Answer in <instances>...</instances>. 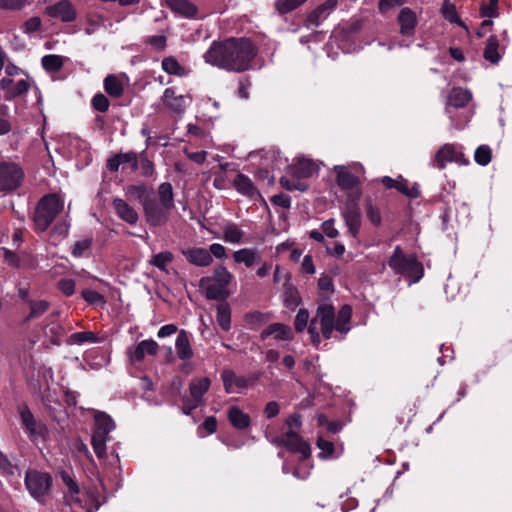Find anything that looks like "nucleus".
Segmentation results:
<instances>
[{
    "label": "nucleus",
    "mask_w": 512,
    "mask_h": 512,
    "mask_svg": "<svg viewBox=\"0 0 512 512\" xmlns=\"http://www.w3.org/2000/svg\"><path fill=\"white\" fill-rule=\"evenodd\" d=\"M258 53L255 43L246 37H231L214 41L203 58L206 63L229 72H244L250 69Z\"/></svg>",
    "instance_id": "nucleus-1"
},
{
    "label": "nucleus",
    "mask_w": 512,
    "mask_h": 512,
    "mask_svg": "<svg viewBox=\"0 0 512 512\" xmlns=\"http://www.w3.org/2000/svg\"><path fill=\"white\" fill-rule=\"evenodd\" d=\"M351 316L352 309L349 305H343L336 316L332 304L327 301L319 303L315 316L308 326V333L313 345L318 346L321 343V336L330 339L334 329L341 334H346L350 330Z\"/></svg>",
    "instance_id": "nucleus-2"
},
{
    "label": "nucleus",
    "mask_w": 512,
    "mask_h": 512,
    "mask_svg": "<svg viewBox=\"0 0 512 512\" xmlns=\"http://www.w3.org/2000/svg\"><path fill=\"white\" fill-rule=\"evenodd\" d=\"M64 209V199L56 193L44 195L37 203L33 213L36 232H44Z\"/></svg>",
    "instance_id": "nucleus-3"
},
{
    "label": "nucleus",
    "mask_w": 512,
    "mask_h": 512,
    "mask_svg": "<svg viewBox=\"0 0 512 512\" xmlns=\"http://www.w3.org/2000/svg\"><path fill=\"white\" fill-rule=\"evenodd\" d=\"M389 267L396 273L408 277L412 282L419 281L423 274V266L415 255H405L400 246H396L388 261Z\"/></svg>",
    "instance_id": "nucleus-4"
},
{
    "label": "nucleus",
    "mask_w": 512,
    "mask_h": 512,
    "mask_svg": "<svg viewBox=\"0 0 512 512\" xmlns=\"http://www.w3.org/2000/svg\"><path fill=\"white\" fill-rule=\"evenodd\" d=\"M336 174V183L342 190H355V200L361 196L359 188L361 180L359 175L363 171V167L359 163L351 165H336L333 168Z\"/></svg>",
    "instance_id": "nucleus-5"
},
{
    "label": "nucleus",
    "mask_w": 512,
    "mask_h": 512,
    "mask_svg": "<svg viewBox=\"0 0 512 512\" xmlns=\"http://www.w3.org/2000/svg\"><path fill=\"white\" fill-rule=\"evenodd\" d=\"M52 476L47 472L28 470L25 475V486L29 494L38 502H43L52 486Z\"/></svg>",
    "instance_id": "nucleus-6"
},
{
    "label": "nucleus",
    "mask_w": 512,
    "mask_h": 512,
    "mask_svg": "<svg viewBox=\"0 0 512 512\" xmlns=\"http://www.w3.org/2000/svg\"><path fill=\"white\" fill-rule=\"evenodd\" d=\"M23 168L15 162L0 163V192L9 194L17 190L24 180Z\"/></svg>",
    "instance_id": "nucleus-7"
},
{
    "label": "nucleus",
    "mask_w": 512,
    "mask_h": 512,
    "mask_svg": "<svg viewBox=\"0 0 512 512\" xmlns=\"http://www.w3.org/2000/svg\"><path fill=\"white\" fill-rule=\"evenodd\" d=\"M211 381L208 377L193 379L189 384L190 397L183 400L182 411L189 415L203 403V397L209 390Z\"/></svg>",
    "instance_id": "nucleus-8"
},
{
    "label": "nucleus",
    "mask_w": 512,
    "mask_h": 512,
    "mask_svg": "<svg viewBox=\"0 0 512 512\" xmlns=\"http://www.w3.org/2000/svg\"><path fill=\"white\" fill-rule=\"evenodd\" d=\"M17 412L20 416L22 426L30 440L34 441L38 438H45L47 436V426L43 422L35 419L27 405H19L17 407Z\"/></svg>",
    "instance_id": "nucleus-9"
},
{
    "label": "nucleus",
    "mask_w": 512,
    "mask_h": 512,
    "mask_svg": "<svg viewBox=\"0 0 512 512\" xmlns=\"http://www.w3.org/2000/svg\"><path fill=\"white\" fill-rule=\"evenodd\" d=\"M455 162L458 165L468 164L463 152L454 144H444L434 156L433 165L438 169H444L448 163Z\"/></svg>",
    "instance_id": "nucleus-10"
},
{
    "label": "nucleus",
    "mask_w": 512,
    "mask_h": 512,
    "mask_svg": "<svg viewBox=\"0 0 512 512\" xmlns=\"http://www.w3.org/2000/svg\"><path fill=\"white\" fill-rule=\"evenodd\" d=\"M146 221L151 226H161L168 221L170 209L156 202L152 197L143 205Z\"/></svg>",
    "instance_id": "nucleus-11"
},
{
    "label": "nucleus",
    "mask_w": 512,
    "mask_h": 512,
    "mask_svg": "<svg viewBox=\"0 0 512 512\" xmlns=\"http://www.w3.org/2000/svg\"><path fill=\"white\" fill-rule=\"evenodd\" d=\"M341 216L348 229V233L354 239H358L362 224L361 211L358 204L356 202L347 203L342 209Z\"/></svg>",
    "instance_id": "nucleus-12"
},
{
    "label": "nucleus",
    "mask_w": 512,
    "mask_h": 512,
    "mask_svg": "<svg viewBox=\"0 0 512 512\" xmlns=\"http://www.w3.org/2000/svg\"><path fill=\"white\" fill-rule=\"evenodd\" d=\"M45 14L66 23L74 21L77 16L76 9L69 0H61L53 5L47 6L45 8Z\"/></svg>",
    "instance_id": "nucleus-13"
},
{
    "label": "nucleus",
    "mask_w": 512,
    "mask_h": 512,
    "mask_svg": "<svg viewBox=\"0 0 512 512\" xmlns=\"http://www.w3.org/2000/svg\"><path fill=\"white\" fill-rule=\"evenodd\" d=\"M46 322L47 323L43 329L44 335L54 345L60 344L61 339L69 330H71V328L66 329L61 323H59L58 314L56 313L49 315L46 318Z\"/></svg>",
    "instance_id": "nucleus-14"
},
{
    "label": "nucleus",
    "mask_w": 512,
    "mask_h": 512,
    "mask_svg": "<svg viewBox=\"0 0 512 512\" xmlns=\"http://www.w3.org/2000/svg\"><path fill=\"white\" fill-rule=\"evenodd\" d=\"M338 0H326L312 10L306 18V26H319L337 7Z\"/></svg>",
    "instance_id": "nucleus-15"
},
{
    "label": "nucleus",
    "mask_w": 512,
    "mask_h": 512,
    "mask_svg": "<svg viewBox=\"0 0 512 512\" xmlns=\"http://www.w3.org/2000/svg\"><path fill=\"white\" fill-rule=\"evenodd\" d=\"M381 182L386 188H394L408 197L417 198L420 196L419 187L416 184L409 186L408 181L404 179L402 176H398L395 179L389 176H384Z\"/></svg>",
    "instance_id": "nucleus-16"
},
{
    "label": "nucleus",
    "mask_w": 512,
    "mask_h": 512,
    "mask_svg": "<svg viewBox=\"0 0 512 512\" xmlns=\"http://www.w3.org/2000/svg\"><path fill=\"white\" fill-rule=\"evenodd\" d=\"M182 255L187 262L197 267H208L212 264L213 258L209 251L201 247H188L182 250Z\"/></svg>",
    "instance_id": "nucleus-17"
},
{
    "label": "nucleus",
    "mask_w": 512,
    "mask_h": 512,
    "mask_svg": "<svg viewBox=\"0 0 512 512\" xmlns=\"http://www.w3.org/2000/svg\"><path fill=\"white\" fill-rule=\"evenodd\" d=\"M471 99L472 94L469 90L460 87L451 89L447 96L445 113L450 115L451 108H463L467 106Z\"/></svg>",
    "instance_id": "nucleus-18"
},
{
    "label": "nucleus",
    "mask_w": 512,
    "mask_h": 512,
    "mask_svg": "<svg viewBox=\"0 0 512 512\" xmlns=\"http://www.w3.org/2000/svg\"><path fill=\"white\" fill-rule=\"evenodd\" d=\"M281 443L291 451L299 452L304 458L310 454L309 445L295 430H289L281 437Z\"/></svg>",
    "instance_id": "nucleus-19"
},
{
    "label": "nucleus",
    "mask_w": 512,
    "mask_h": 512,
    "mask_svg": "<svg viewBox=\"0 0 512 512\" xmlns=\"http://www.w3.org/2000/svg\"><path fill=\"white\" fill-rule=\"evenodd\" d=\"M161 100L166 108L176 113H182L190 99L185 95H176L173 88H167Z\"/></svg>",
    "instance_id": "nucleus-20"
},
{
    "label": "nucleus",
    "mask_w": 512,
    "mask_h": 512,
    "mask_svg": "<svg viewBox=\"0 0 512 512\" xmlns=\"http://www.w3.org/2000/svg\"><path fill=\"white\" fill-rule=\"evenodd\" d=\"M158 344L154 340H143L138 343L134 348L129 350V357L131 362L137 363L142 361L146 355L154 356L158 352Z\"/></svg>",
    "instance_id": "nucleus-21"
},
{
    "label": "nucleus",
    "mask_w": 512,
    "mask_h": 512,
    "mask_svg": "<svg viewBox=\"0 0 512 512\" xmlns=\"http://www.w3.org/2000/svg\"><path fill=\"white\" fill-rule=\"evenodd\" d=\"M199 287L205 293L207 299L218 300L228 296V292L224 287H220L219 284L211 277H202L199 281Z\"/></svg>",
    "instance_id": "nucleus-22"
},
{
    "label": "nucleus",
    "mask_w": 512,
    "mask_h": 512,
    "mask_svg": "<svg viewBox=\"0 0 512 512\" xmlns=\"http://www.w3.org/2000/svg\"><path fill=\"white\" fill-rule=\"evenodd\" d=\"M397 21L402 35L411 36L414 34L417 16L413 10L408 7L402 8L398 14Z\"/></svg>",
    "instance_id": "nucleus-23"
},
{
    "label": "nucleus",
    "mask_w": 512,
    "mask_h": 512,
    "mask_svg": "<svg viewBox=\"0 0 512 512\" xmlns=\"http://www.w3.org/2000/svg\"><path fill=\"white\" fill-rule=\"evenodd\" d=\"M233 186L240 194L248 198H261L258 189L255 187L251 179L244 174L239 173L236 175L233 180Z\"/></svg>",
    "instance_id": "nucleus-24"
},
{
    "label": "nucleus",
    "mask_w": 512,
    "mask_h": 512,
    "mask_svg": "<svg viewBox=\"0 0 512 512\" xmlns=\"http://www.w3.org/2000/svg\"><path fill=\"white\" fill-rule=\"evenodd\" d=\"M224 389L227 393H234L248 386L249 381L245 377L237 376L231 370H224L221 374Z\"/></svg>",
    "instance_id": "nucleus-25"
},
{
    "label": "nucleus",
    "mask_w": 512,
    "mask_h": 512,
    "mask_svg": "<svg viewBox=\"0 0 512 512\" xmlns=\"http://www.w3.org/2000/svg\"><path fill=\"white\" fill-rule=\"evenodd\" d=\"M112 206L120 219L131 225L137 223L138 213L126 201L120 198H116L113 200Z\"/></svg>",
    "instance_id": "nucleus-26"
},
{
    "label": "nucleus",
    "mask_w": 512,
    "mask_h": 512,
    "mask_svg": "<svg viewBox=\"0 0 512 512\" xmlns=\"http://www.w3.org/2000/svg\"><path fill=\"white\" fill-rule=\"evenodd\" d=\"M227 417L230 424L237 430L248 429L251 425L250 416L237 406H231L227 410Z\"/></svg>",
    "instance_id": "nucleus-27"
},
{
    "label": "nucleus",
    "mask_w": 512,
    "mask_h": 512,
    "mask_svg": "<svg viewBox=\"0 0 512 512\" xmlns=\"http://www.w3.org/2000/svg\"><path fill=\"white\" fill-rule=\"evenodd\" d=\"M269 336H273L276 340H291L293 333L289 326L282 323H273L264 329L260 335L262 340Z\"/></svg>",
    "instance_id": "nucleus-28"
},
{
    "label": "nucleus",
    "mask_w": 512,
    "mask_h": 512,
    "mask_svg": "<svg viewBox=\"0 0 512 512\" xmlns=\"http://www.w3.org/2000/svg\"><path fill=\"white\" fill-rule=\"evenodd\" d=\"M175 347L177 356L181 360H189L193 357V350L190 343L189 334L185 330H181L176 338Z\"/></svg>",
    "instance_id": "nucleus-29"
},
{
    "label": "nucleus",
    "mask_w": 512,
    "mask_h": 512,
    "mask_svg": "<svg viewBox=\"0 0 512 512\" xmlns=\"http://www.w3.org/2000/svg\"><path fill=\"white\" fill-rule=\"evenodd\" d=\"M319 170L318 165L311 159L300 158L292 167L294 176L308 178L316 174Z\"/></svg>",
    "instance_id": "nucleus-30"
},
{
    "label": "nucleus",
    "mask_w": 512,
    "mask_h": 512,
    "mask_svg": "<svg viewBox=\"0 0 512 512\" xmlns=\"http://www.w3.org/2000/svg\"><path fill=\"white\" fill-rule=\"evenodd\" d=\"M103 86L105 92L113 98H120L124 93L122 79L114 74H109L105 77Z\"/></svg>",
    "instance_id": "nucleus-31"
},
{
    "label": "nucleus",
    "mask_w": 512,
    "mask_h": 512,
    "mask_svg": "<svg viewBox=\"0 0 512 512\" xmlns=\"http://www.w3.org/2000/svg\"><path fill=\"white\" fill-rule=\"evenodd\" d=\"M167 5L177 14L191 18L197 13L196 6L188 0H165Z\"/></svg>",
    "instance_id": "nucleus-32"
},
{
    "label": "nucleus",
    "mask_w": 512,
    "mask_h": 512,
    "mask_svg": "<svg viewBox=\"0 0 512 512\" xmlns=\"http://www.w3.org/2000/svg\"><path fill=\"white\" fill-rule=\"evenodd\" d=\"M233 259L236 263H243L249 268L260 259V256L256 249L242 248L233 253Z\"/></svg>",
    "instance_id": "nucleus-33"
},
{
    "label": "nucleus",
    "mask_w": 512,
    "mask_h": 512,
    "mask_svg": "<svg viewBox=\"0 0 512 512\" xmlns=\"http://www.w3.org/2000/svg\"><path fill=\"white\" fill-rule=\"evenodd\" d=\"M109 440V433L94 430L92 435V447L99 458L106 457V442Z\"/></svg>",
    "instance_id": "nucleus-34"
},
{
    "label": "nucleus",
    "mask_w": 512,
    "mask_h": 512,
    "mask_svg": "<svg viewBox=\"0 0 512 512\" xmlns=\"http://www.w3.org/2000/svg\"><path fill=\"white\" fill-rule=\"evenodd\" d=\"M157 193L160 204H162L166 208H169L170 210H172L175 207L173 188L170 183H161L158 187Z\"/></svg>",
    "instance_id": "nucleus-35"
},
{
    "label": "nucleus",
    "mask_w": 512,
    "mask_h": 512,
    "mask_svg": "<svg viewBox=\"0 0 512 512\" xmlns=\"http://www.w3.org/2000/svg\"><path fill=\"white\" fill-rule=\"evenodd\" d=\"M216 311L217 323L224 331H228L231 327V309L229 304L226 302L219 303Z\"/></svg>",
    "instance_id": "nucleus-36"
},
{
    "label": "nucleus",
    "mask_w": 512,
    "mask_h": 512,
    "mask_svg": "<svg viewBox=\"0 0 512 512\" xmlns=\"http://www.w3.org/2000/svg\"><path fill=\"white\" fill-rule=\"evenodd\" d=\"M499 42L496 36H490L484 49V58L492 64H497L501 58L498 51Z\"/></svg>",
    "instance_id": "nucleus-37"
},
{
    "label": "nucleus",
    "mask_w": 512,
    "mask_h": 512,
    "mask_svg": "<svg viewBox=\"0 0 512 512\" xmlns=\"http://www.w3.org/2000/svg\"><path fill=\"white\" fill-rule=\"evenodd\" d=\"M161 66L162 69L170 75L181 77L187 74L186 68L182 66L173 56L165 57L162 60Z\"/></svg>",
    "instance_id": "nucleus-38"
},
{
    "label": "nucleus",
    "mask_w": 512,
    "mask_h": 512,
    "mask_svg": "<svg viewBox=\"0 0 512 512\" xmlns=\"http://www.w3.org/2000/svg\"><path fill=\"white\" fill-rule=\"evenodd\" d=\"M244 232L235 223H228L223 228V239L227 243L238 244L242 242Z\"/></svg>",
    "instance_id": "nucleus-39"
},
{
    "label": "nucleus",
    "mask_w": 512,
    "mask_h": 512,
    "mask_svg": "<svg viewBox=\"0 0 512 512\" xmlns=\"http://www.w3.org/2000/svg\"><path fill=\"white\" fill-rule=\"evenodd\" d=\"M126 195L130 198L138 200L142 205H144L145 201H148L151 198L147 187L144 184L127 186Z\"/></svg>",
    "instance_id": "nucleus-40"
},
{
    "label": "nucleus",
    "mask_w": 512,
    "mask_h": 512,
    "mask_svg": "<svg viewBox=\"0 0 512 512\" xmlns=\"http://www.w3.org/2000/svg\"><path fill=\"white\" fill-rule=\"evenodd\" d=\"M65 58L60 55L49 54L45 55L42 60L43 68L48 72H58L64 65Z\"/></svg>",
    "instance_id": "nucleus-41"
},
{
    "label": "nucleus",
    "mask_w": 512,
    "mask_h": 512,
    "mask_svg": "<svg viewBox=\"0 0 512 512\" xmlns=\"http://www.w3.org/2000/svg\"><path fill=\"white\" fill-rule=\"evenodd\" d=\"M174 256L170 251H163L155 254L149 260V264L157 267L161 271H167V266L172 263Z\"/></svg>",
    "instance_id": "nucleus-42"
},
{
    "label": "nucleus",
    "mask_w": 512,
    "mask_h": 512,
    "mask_svg": "<svg viewBox=\"0 0 512 512\" xmlns=\"http://www.w3.org/2000/svg\"><path fill=\"white\" fill-rule=\"evenodd\" d=\"M220 287H224L227 290L228 285L234 280L233 274L224 266H218L213 270V276H211Z\"/></svg>",
    "instance_id": "nucleus-43"
},
{
    "label": "nucleus",
    "mask_w": 512,
    "mask_h": 512,
    "mask_svg": "<svg viewBox=\"0 0 512 512\" xmlns=\"http://www.w3.org/2000/svg\"><path fill=\"white\" fill-rule=\"evenodd\" d=\"M283 302L287 308L294 309L301 303V297L295 287L286 285L283 293Z\"/></svg>",
    "instance_id": "nucleus-44"
},
{
    "label": "nucleus",
    "mask_w": 512,
    "mask_h": 512,
    "mask_svg": "<svg viewBox=\"0 0 512 512\" xmlns=\"http://www.w3.org/2000/svg\"><path fill=\"white\" fill-rule=\"evenodd\" d=\"M307 0H276L274 7L280 15H285L297 9Z\"/></svg>",
    "instance_id": "nucleus-45"
},
{
    "label": "nucleus",
    "mask_w": 512,
    "mask_h": 512,
    "mask_svg": "<svg viewBox=\"0 0 512 512\" xmlns=\"http://www.w3.org/2000/svg\"><path fill=\"white\" fill-rule=\"evenodd\" d=\"M441 11L446 20L451 23H456L459 26L465 27L464 23L458 17L455 5L452 4L449 0H444Z\"/></svg>",
    "instance_id": "nucleus-46"
},
{
    "label": "nucleus",
    "mask_w": 512,
    "mask_h": 512,
    "mask_svg": "<svg viewBox=\"0 0 512 512\" xmlns=\"http://www.w3.org/2000/svg\"><path fill=\"white\" fill-rule=\"evenodd\" d=\"M301 177L294 176L289 177H281L280 178V184L283 188L293 191V190H299V191H305L307 189V184L302 182L300 180Z\"/></svg>",
    "instance_id": "nucleus-47"
},
{
    "label": "nucleus",
    "mask_w": 512,
    "mask_h": 512,
    "mask_svg": "<svg viewBox=\"0 0 512 512\" xmlns=\"http://www.w3.org/2000/svg\"><path fill=\"white\" fill-rule=\"evenodd\" d=\"M492 158V150L488 145H480L474 154L476 163L481 166H486L490 163Z\"/></svg>",
    "instance_id": "nucleus-48"
},
{
    "label": "nucleus",
    "mask_w": 512,
    "mask_h": 512,
    "mask_svg": "<svg viewBox=\"0 0 512 512\" xmlns=\"http://www.w3.org/2000/svg\"><path fill=\"white\" fill-rule=\"evenodd\" d=\"M95 421H96L95 430L110 433L115 428V423H114L113 419L105 413L97 415L95 418Z\"/></svg>",
    "instance_id": "nucleus-49"
},
{
    "label": "nucleus",
    "mask_w": 512,
    "mask_h": 512,
    "mask_svg": "<svg viewBox=\"0 0 512 512\" xmlns=\"http://www.w3.org/2000/svg\"><path fill=\"white\" fill-rule=\"evenodd\" d=\"M138 169L141 170V173L145 177L152 176L154 173V164L147 157L146 152H141L138 156Z\"/></svg>",
    "instance_id": "nucleus-50"
},
{
    "label": "nucleus",
    "mask_w": 512,
    "mask_h": 512,
    "mask_svg": "<svg viewBox=\"0 0 512 512\" xmlns=\"http://www.w3.org/2000/svg\"><path fill=\"white\" fill-rule=\"evenodd\" d=\"M91 105L94 110L105 113L110 107V101L104 94L96 93L91 99Z\"/></svg>",
    "instance_id": "nucleus-51"
},
{
    "label": "nucleus",
    "mask_w": 512,
    "mask_h": 512,
    "mask_svg": "<svg viewBox=\"0 0 512 512\" xmlns=\"http://www.w3.org/2000/svg\"><path fill=\"white\" fill-rule=\"evenodd\" d=\"M49 308V303L45 300L30 302V313L27 319L37 318L44 314Z\"/></svg>",
    "instance_id": "nucleus-52"
},
{
    "label": "nucleus",
    "mask_w": 512,
    "mask_h": 512,
    "mask_svg": "<svg viewBox=\"0 0 512 512\" xmlns=\"http://www.w3.org/2000/svg\"><path fill=\"white\" fill-rule=\"evenodd\" d=\"M366 216L374 226H379L381 224V211L379 207L374 205L371 201L366 202Z\"/></svg>",
    "instance_id": "nucleus-53"
},
{
    "label": "nucleus",
    "mask_w": 512,
    "mask_h": 512,
    "mask_svg": "<svg viewBox=\"0 0 512 512\" xmlns=\"http://www.w3.org/2000/svg\"><path fill=\"white\" fill-rule=\"evenodd\" d=\"M309 322V313L306 309H299L295 321H294V327L296 332L301 333L305 330L307 327V324Z\"/></svg>",
    "instance_id": "nucleus-54"
},
{
    "label": "nucleus",
    "mask_w": 512,
    "mask_h": 512,
    "mask_svg": "<svg viewBox=\"0 0 512 512\" xmlns=\"http://www.w3.org/2000/svg\"><path fill=\"white\" fill-rule=\"evenodd\" d=\"M66 484L68 486V489H69V493L68 495L66 496V501L69 505L73 506V505H80V500L78 498V493H79V489H78V486L77 484L72 480V479H68L66 481Z\"/></svg>",
    "instance_id": "nucleus-55"
},
{
    "label": "nucleus",
    "mask_w": 512,
    "mask_h": 512,
    "mask_svg": "<svg viewBox=\"0 0 512 512\" xmlns=\"http://www.w3.org/2000/svg\"><path fill=\"white\" fill-rule=\"evenodd\" d=\"M97 336L91 331L76 332L70 336L73 343L83 344L85 342H97Z\"/></svg>",
    "instance_id": "nucleus-56"
},
{
    "label": "nucleus",
    "mask_w": 512,
    "mask_h": 512,
    "mask_svg": "<svg viewBox=\"0 0 512 512\" xmlns=\"http://www.w3.org/2000/svg\"><path fill=\"white\" fill-rule=\"evenodd\" d=\"M7 116V106L0 103V136L9 133L11 130V124L8 121Z\"/></svg>",
    "instance_id": "nucleus-57"
},
{
    "label": "nucleus",
    "mask_w": 512,
    "mask_h": 512,
    "mask_svg": "<svg viewBox=\"0 0 512 512\" xmlns=\"http://www.w3.org/2000/svg\"><path fill=\"white\" fill-rule=\"evenodd\" d=\"M82 297L90 304H104L105 299L104 297L98 293L97 291H94L92 289H84L81 292Z\"/></svg>",
    "instance_id": "nucleus-58"
},
{
    "label": "nucleus",
    "mask_w": 512,
    "mask_h": 512,
    "mask_svg": "<svg viewBox=\"0 0 512 512\" xmlns=\"http://www.w3.org/2000/svg\"><path fill=\"white\" fill-rule=\"evenodd\" d=\"M317 446L321 450V457H330L334 453V444L322 437L318 439Z\"/></svg>",
    "instance_id": "nucleus-59"
},
{
    "label": "nucleus",
    "mask_w": 512,
    "mask_h": 512,
    "mask_svg": "<svg viewBox=\"0 0 512 512\" xmlns=\"http://www.w3.org/2000/svg\"><path fill=\"white\" fill-rule=\"evenodd\" d=\"M30 88V83L27 80H19L14 83L13 90L10 92V97L15 98L26 93Z\"/></svg>",
    "instance_id": "nucleus-60"
},
{
    "label": "nucleus",
    "mask_w": 512,
    "mask_h": 512,
    "mask_svg": "<svg viewBox=\"0 0 512 512\" xmlns=\"http://www.w3.org/2000/svg\"><path fill=\"white\" fill-rule=\"evenodd\" d=\"M58 288L64 295L71 296L75 292V281L73 279H61L58 282Z\"/></svg>",
    "instance_id": "nucleus-61"
},
{
    "label": "nucleus",
    "mask_w": 512,
    "mask_h": 512,
    "mask_svg": "<svg viewBox=\"0 0 512 512\" xmlns=\"http://www.w3.org/2000/svg\"><path fill=\"white\" fill-rule=\"evenodd\" d=\"M498 9V0H489L488 5L481 6V15L483 17H496Z\"/></svg>",
    "instance_id": "nucleus-62"
},
{
    "label": "nucleus",
    "mask_w": 512,
    "mask_h": 512,
    "mask_svg": "<svg viewBox=\"0 0 512 512\" xmlns=\"http://www.w3.org/2000/svg\"><path fill=\"white\" fill-rule=\"evenodd\" d=\"M41 19L38 16L29 18L23 26L25 33H33L39 31L41 28Z\"/></svg>",
    "instance_id": "nucleus-63"
},
{
    "label": "nucleus",
    "mask_w": 512,
    "mask_h": 512,
    "mask_svg": "<svg viewBox=\"0 0 512 512\" xmlns=\"http://www.w3.org/2000/svg\"><path fill=\"white\" fill-rule=\"evenodd\" d=\"M323 233L329 238H336L339 231L335 228V220L333 218L326 220L322 224Z\"/></svg>",
    "instance_id": "nucleus-64"
}]
</instances>
